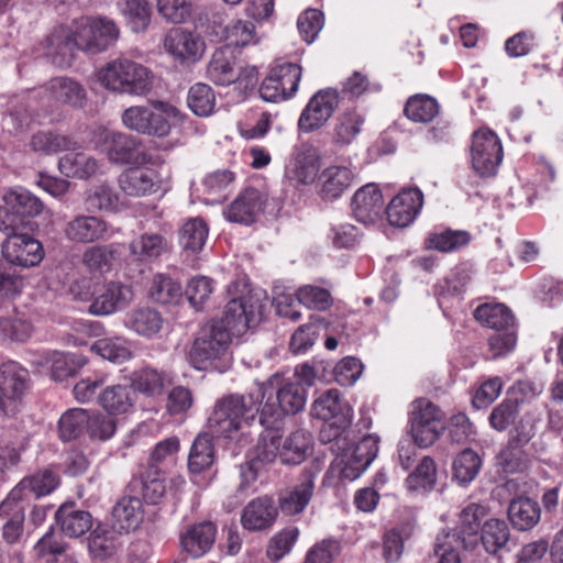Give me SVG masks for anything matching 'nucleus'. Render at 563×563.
Wrapping results in <instances>:
<instances>
[{
  "label": "nucleus",
  "mask_w": 563,
  "mask_h": 563,
  "mask_svg": "<svg viewBox=\"0 0 563 563\" xmlns=\"http://www.w3.org/2000/svg\"><path fill=\"white\" fill-rule=\"evenodd\" d=\"M238 292L227 303L223 318L219 322L234 335L245 333L262 320L267 299L264 291L251 289L247 285H243Z\"/></svg>",
  "instance_id": "nucleus-4"
},
{
  "label": "nucleus",
  "mask_w": 563,
  "mask_h": 563,
  "mask_svg": "<svg viewBox=\"0 0 563 563\" xmlns=\"http://www.w3.org/2000/svg\"><path fill=\"white\" fill-rule=\"evenodd\" d=\"M261 410L252 395L228 394L214 402L209 422H252L260 420Z\"/></svg>",
  "instance_id": "nucleus-9"
},
{
  "label": "nucleus",
  "mask_w": 563,
  "mask_h": 563,
  "mask_svg": "<svg viewBox=\"0 0 563 563\" xmlns=\"http://www.w3.org/2000/svg\"><path fill=\"white\" fill-rule=\"evenodd\" d=\"M120 36L117 23L107 16H80L71 25L55 27L45 40V55L65 68L71 65L75 52L98 54L108 49Z\"/></svg>",
  "instance_id": "nucleus-1"
},
{
  "label": "nucleus",
  "mask_w": 563,
  "mask_h": 563,
  "mask_svg": "<svg viewBox=\"0 0 563 563\" xmlns=\"http://www.w3.org/2000/svg\"><path fill=\"white\" fill-rule=\"evenodd\" d=\"M276 516L277 509L273 499L267 496L260 497L244 507L241 523L249 531H262L273 526Z\"/></svg>",
  "instance_id": "nucleus-25"
},
{
  "label": "nucleus",
  "mask_w": 563,
  "mask_h": 563,
  "mask_svg": "<svg viewBox=\"0 0 563 563\" xmlns=\"http://www.w3.org/2000/svg\"><path fill=\"white\" fill-rule=\"evenodd\" d=\"M278 405L266 401L262 405L260 422H268L269 419L280 420L283 415H296L306 405L307 390L298 382L286 379L277 391Z\"/></svg>",
  "instance_id": "nucleus-14"
},
{
  "label": "nucleus",
  "mask_w": 563,
  "mask_h": 563,
  "mask_svg": "<svg viewBox=\"0 0 563 563\" xmlns=\"http://www.w3.org/2000/svg\"><path fill=\"white\" fill-rule=\"evenodd\" d=\"M99 162L84 152L67 153L59 158L58 168L66 177L89 178L99 170Z\"/></svg>",
  "instance_id": "nucleus-39"
},
{
  "label": "nucleus",
  "mask_w": 563,
  "mask_h": 563,
  "mask_svg": "<svg viewBox=\"0 0 563 563\" xmlns=\"http://www.w3.org/2000/svg\"><path fill=\"white\" fill-rule=\"evenodd\" d=\"M118 251L114 245H96L84 253V264L93 272H108L117 260Z\"/></svg>",
  "instance_id": "nucleus-61"
},
{
  "label": "nucleus",
  "mask_w": 563,
  "mask_h": 563,
  "mask_svg": "<svg viewBox=\"0 0 563 563\" xmlns=\"http://www.w3.org/2000/svg\"><path fill=\"white\" fill-rule=\"evenodd\" d=\"M119 547V537L114 529L106 526H97L88 540V550L90 555L97 560H106L117 552Z\"/></svg>",
  "instance_id": "nucleus-44"
},
{
  "label": "nucleus",
  "mask_w": 563,
  "mask_h": 563,
  "mask_svg": "<svg viewBox=\"0 0 563 563\" xmlns=\"http://www.w3.org/2000/svg\"><path fill=\"white\" fill-rule=\"evenodd\" d=\"M73 286L71 291L84 301H91L89 312L95 316H109L118 310L124 309L133 299L131 287L120 283L110 282L96 285L91 294H78Z\"/></svg>",
  "instance_id": "nucleus-7"
},
{
  "label": "nucleus",
  "mask_w": 563,
  "mask_h": 563,
  "mask_svg": "<svg viewBox=\"0 0 563 563\" xmlns=\"http://www.w3.org/2000/svg\"><path fill=\"white\" fill-rule=\"evenodd\" d=\"M167 54L180 63H196L205 54L206 44L202 36L185 29L169 30L163 40Z\"/></svg>",
  "instance_id": "nucleus-15"
},
{
  "label": "nucleus",
  "mask_w": 563,
  "mask_h": 563,
  "mask_svg": "<svg viewBox=\"0 0 563 563\" xmlns=\"http://www.w3.org/2000/svg\"><path fill=\"white\" fill-rule=\"evenodd\" d=\"M319 195L323 200L341 197L354 181L353 172L346 166L332 165L319 175Z\"/></svg>",
  "instance_id": "nucleus-27"
},
{
  "label": "nucleus",
  "mask_w": 563,
  "mask_h": 563,
  "mask_svg": "<svg viewBox=\"0 0 563 563\" xmlns=\"http://www.w3.org/2000/svg\"><path fill=\"white\" fill-rule=\"evenodd\" d=\"M299 537L297 527H287L272 537L267 545V556L272 561H279L292 550Z\"/></svg>",
  "instance_id": "nucleus-63"
},
{
  "label": "nucleus",
  "mask_w": 563,
  "mask_h": 563,
  "mask_svg": "<svg viewBox=\"0 0 563 563\" xmlns=\"http://www.w3.org/2000/svg\"><path fill=\"white\" fill-rule=\"evenodd\" d=\"M151 298L162 305L177 303L183 297L180 284L164 274H156L150 289Z\"/></svg>",
  "instance_id": "nucleus-56"
},
{
  "label": "nucleus",
  "mask_w": 563,
  "mask_h": 563,
  "mask_svg": "<svg viewBox=\"0 0 563 563\" xmlns=\"http://www.w3.org/2000/svg\"><path fill=\"white\" fill-rule=\"evenodd\" d=\"M472 165L481 176L496 174L503 161V146L490 130H478L473 134L471 146Z\"/></svg>",
  "instance_id": "nucleus-12"
},
{
  "label": "nucleus",
  "mask_w": 563,
  "mask_h": 563,
  "mask_svg": "<svg viewBox=\"0 0 563 563\" xmlns=\"http://www.w3.org/2000/svg\"><path fill=\"white\" fill-rule=\"evenodd\" d=\"M302 68L296 63L275 65L260 87V96L268 102H279L292 97L299 86Z\"/></svg>",
  "instance_id": "nucleus-8"
},
{
  "label": "nucleus",
  "mask_w": 563,
  "mask_h": 563,
  "mask_svg": "<svg viewBox=\"0 0 563 563\" xmlns=\"http://www.w3.org/2000/svg\"><path fill=\"white\" fill-rule=\"evenodd\" d=\"M474 318L482 325L495 329L497 332L514 330V314L504 303L487 302L479 305L474 310Z\"/></svg>",
  "instance_id": "nucleus-36"
},
{
  "label": "nucleus",
  "mask_w": 563,
  "mask_h": 563,
  "mask_svg": "<svg viewBox=\"0 0 563 563\" xmlns=\"http://www.w3.org/2000/svg\"><path fill=\"white\" fill-rule=\"evenodd\" d=\"M353 217L361 223H374L384 208L383 195L378 187L368 184L360 188L353 196L352 202Z\"/></svg>",
  "instance_id": "nucleus-22"
},
{
  "label": "nucleus",
  "mask_w": 563,
  "mask_h": 563,
  "mask_svg": "<svg viewBox=\"0 0 563 563\" xmlns=\"http://www.w3.org/2000/svg\"><path fill=\"white\" fill-rule=\"evenodd\" d=\"M59 485L58 476L49 471L44 470L32 476L23 478L12 490L9 493L12 499L24 501L31 496L40 498L51 494Z\"/></svg>",
  "instance_id": "nucleus-26"
},
{
  "label": "nucleus",
  "mask_w": 563,
  "mask_h": 563,
  "mask_svg": "<svg viewBox=\"0 0 563 563\" xmlns=\"http://www.w3.org/2000/svg\"><path fill=\"white\" fill-rule=\"evenodd\" d=\"M314 492V479L305 474L294 486L284 490L278 498L279 509L285 516H296L307 508Z\"/></svg>",
  "instance_id": "nucleus-24"
},
{
  "label": "nucleus",
  "mask_w": 563,
  "mask_h": 563,
  "mask_svg": "<svg viewBox=\"0 0 563 563\" xmlns=\"http://www.w3.org/2000/svg\"><path fill=\"white\" fill-rule=\"evenodd\" d=\"M85 202L92 211H117L120 206V196L110 185L99 184L86 191Z\"/></svg>",
  "instance_id": "nucleus-51"
},
{
  "label": "nucleus",
  "mask_w": 563,
  "mask_h": 563,
  "mask_svg": "<svg viewBox=\"0 0 563 563\" xmlns=\"http://www.w3.org/2000/svg\"><path fill=\"white\" fill-rule=\"evenodd\" d=\"M439 110L440 106L433 97L418 93L407 100L404 113L413 122L427 123L439 114Z\"/></svg>",
  "instance_id": "nucleus-48"
},
{
  "label": "nucleus",
  "mask_w": 563,
  "mask_h": 563,
  "mask_svg": "<svg viewBox=\"0 0 563 563\" xmlns=\"http://www.w3.org/2000/svg\"><path fill=\"white\" fill-rule=\"evenodd\" d=\"M214 450L208 434H199L191 445L188 457V468L191 473H201L212 465Z\"/></svg>",
  "instance_id": "nucleus-54"
},
{
  "label": "nucleus",
  "mask_w": 563,
  "mask_h": 563,
  "mask_svg": "<svg viewBox=\"0 0 563 563\" xmlns=\"http://www.w3.org/2000/svg\"><path fill=\"white\" fill-rule=\"evenodd\" d=\"M532 435L533 424H514L508 446L497 455V463L504 472L515 473L526 468L527 455L521 448L530 441Z\"/></svg>",
  "instance_id": "nucleus-18"
},
{
  "label": "nucleus",
  "mask_w": 563,
  "mask_h": 563,
  "mask_svg": "<svg viewBox=\"0 0 563 563\" xmlns=\"http://www.w3.org/2000/svg\"><path fill=\"white\" fill-rule=\"evenodd\" d=\"M311 413L316 419L328 422L336 419L339 422L352 419V409L347 402L340 397L336 389H329L320 395L312 404Z\"/></svg>",
  "instance_id": "nucleus-28"
},
{
  "label": "nucleus",
  "mask_w": 563,
  "mask_h": 563,
  "mask_svg": "<svg viewBox=\"0 0 563 563\" xmlns=\"http://www.w3.org/2000/svg\"><path fill=\"white\" fill-rule=\"evenodd\" d=\"M216 532L211 522L194 525L180 537V545L192 558L202 556L211 549Z\"/></svg>",
  "instance_id": "nucleus-32"
},
{
  "label": "nucleus",
  "mask_w": 563,
  "mask_h": 563,
  "mask_svg": "<svg viewBox=\"0 0 563 563\" xmlns=\"http://www.w3.org/2000/svg\"><path fill=\"white\" fill-rule=\"evenodd\" d=\"M235 176L229 169H218L206 175L202 180L203 192L212 202H222L230 191Z\"/></svg>",
  "instance_id": "nucleus-52"
},
{
  "label": "nucleus",
  "mask_w": 563,
  "mask_h": 563,
  "mask_svg": "<svg viewBox=\"0 0 563 563\" xmlns=\"http://www.w3.org/2000/svg\"><path fill=\"white\" fill-rule=\"evenodd\" d=\"M118 185L124 195L140 198L161 190L162 177L154 169L133 165L119 175Z\"/></svg>",
  "instance_id": "nucleus-17"
},
{
  "label": "nucleus",
  "mask_w": 563,
  "mask_h": 563,
  "mask_svg": "<svg viewBox=\"0 0 563 563\" xmlns=\"http://www.w3.org/2000/svg\"><path fill=\"white\" fill-rule=\"evenodd\" d=\"M121 13L134 33L145 32L151 23L152 8L148 0H125Z\"/></svg>",
  "instance_id": "nucleus-53"
},
{
  "label": "nucleus",
  "mask_w": 563,
  "mask_h": 563,
  "mask_svg": "<svg viewBox=\"0 0 563 563\" xmlns=\"http://www.w3.org/2000/svg\"><path fill=\"white\" fill-rule=\"evenodd\" d=\"M98 402L111 416L125 415L134 407L135 391L128 385L108 386L100 393Z\"/></svg>",
  "instance_id": "nucleus-33"
},
{
  "label": "nucleus",
  "mask_w": 563,
  "mask_h": 563,
  "mask_svg": "<svg viewBox=\"0 0 563 563\" xmlns=\"http://www.w3.org/2000/svg\"><path fill=\"white\" fill-rule=\"evenodd\" d=\"M208 232V227L202 219H190L183 225L180 230V245L185 251L197 253L205 246Z\"/></svg>",
  "instance_id": "nucleus-58"
},
{
  "label": "nucleus",
  "mask_w": 563,
  "mask_h": 563,
  "mask_svg": "<svg viewBox=\"0 0 563 563\" xmlns=\"http://www.w3.org/2000/svg\"><path fill=\"white\" fill-rule=\"evenodd\" d=\"M486 515L483 505L472 503L463 508L460 515V529L455 534V542L465 550H473L478 543V528L482 518Z\"/></svg>",
  "instance_id": "nucleus-31"
},
{
  "label": "nucleus",
  "mask_w": 563,
  "mask_h": 563,
  "mask_svg": "<svg viewBox=\"0 0 563 563\" xmlns=\"http://www.w3.org/2000/svg\"><path fill=\"white\" fill-rule=\"evenodd\" d=\"M471 235L464 230L446 229L429 234L426 244L440 252H453L470 243Z\"/></svg>",
  "instance_id": "nucleus-57"
},
{
  "label": "nucleus",
  "mask_w": 563,
  "mask_h": 563,
  "mask_svg": "<svg viewBox=\"0 0 563 563\" xmlns=\"http://www.w3.org/2000/svg\"><path fill=\"white\" fill-rule=\"evenodd\" d=\"M256 68L242 69L236 66L233 51L230 47H220L211 56L207 67V77L219 86H229L236 81L252 84L256 79Z\"/></svg>",
  "instance_id": "nucleus-11"
},
{
  "label": "nucleus",
  "mask_w": 563,
  "mask_h": 563,
  "mask_svg": "<svg viewBox=\"0 0 563 563\" xmlns=\"http://www.w3.org/2000/svg\"><path fill=\"white\" fill-rule=\"evenodd\" d=\"M91 351L112 363H123L131 357V350L123 338H104L96 341Z\"/></svg>",
  "instance_id": "nucleus-59"
},
{
  "label": "nucleus",
  "mask_w": 563,
  "mask_h": 563,
  "mask_svg": "<svg viewBox=\"0 0 563 563\" xmlns=\"http://www.w3.org/2000/svg\"><path fill=\"white\" fill-rule=\"evenodd\" d=\"M29 387V372L16 362L0 366V391L9 400L20 399Z\"/></svg>",
  "instance_id": "nucleus-35"
},
{
  "label": "nucleus",
  "mask_w": 563,
  "mask_h": 563,
  "mask_svg": "<svg viewBox=\"0 0 563 563\" xmlns=\"http://www.w3.org/2000/svg\"><path fill=\"white\" fill-rule=\"evenodd\" d=\"M121 118L129 130L157 137L167 136L172 126L183 121V114L175 106L161 100L132 106L123 111Z\"/></svg>",
  "instance_id": "nucleus-3"
},
{
  "label": "nucleus",
  "mask_w": 563,
  "mask_h": 563,
  "mask_svg": "<svg viewBox=\"0 0 563 563\" xmlns=\"http://www.w3.org/2000/svg\"><path fill=\"white\" fill-rule=\"evenodd\" d=\"M3 199L15 218L37 217L44 208L43 202L36 196L23 188L8 191Z\"/></svg>",
  "instance_id": "nucleus-42"
},
{
  "label": "nucleus",
  "mask_w": 563,
  "mask_h": 563,
  "mask_svg": "<svg viewBox=\"0 0 563 563\" xmlns=\"http://www.w3.org/2000/svg\"><path fill=\"white\" fill-rule=\"evenodd\" d=\"M340 97L335 89L318 90L302 109L298 119L301 133H312L323 128L339 107Z\"/></svg>",
  "instance_id": "nucleus-10"
},
{
  "label": "nucleus",
  "mask_w": 563,
  "mask_h": 563,
  "mask_svg": "<svg viewBox=\"0 0 563 563\" xmlns=\"http://www.w3.org/2000/svg\"><path fill=\"white\" fill-rule=\"evenodd\" d=\"M48 99L55 103L81 108L86 101V90L76 80L68 77L51 79L44 87Z\"/></svg>",
  "instance_id": "nucleus-29"
},
{
  "label": "nucleus",
  "mask_w": 563,
  "mask_h": 563,
  "mask_svg": "<svg viewBox=\"0 0 563 563\" xmlns=\"http://www.w3.org/2000/svg\"><path fill=\"white\" fill-rule=\"evenodd\" d=\"M97 78L104 89L119 95L144 97L153 88L152 71L126 57L108 62L98 70Z\"/></svg>",
  "instance_id": "nucleus-2"
},
{
  "label": "nucleus",
  "mask_w": 563,
  "mask_h": 563,
  "mask_svg": "<svg viewBox=\"0 0 563 563\" xmlns=\"http://www.w3.org/2000/svg\"><path fill=\"white\" fill-rule=\"evenodd\" d=\"M508 516L515 528L527 531L539 522L541 510L537 501L527 497H519L510 503Z\"/></svg>",
  "instance_id": "nucleus-41"
},
{
  "label": "nucleus",
  "mask_w": 563,
  "mask_h": 563,
  "mask_svg": "<svg viewBox=\"0 0 563 563\" xmlns=\"http://www.w3.org/2000/svg\"><path fill=\"white\" fill-rule=\"evenodd\" d=\"M142 519V503L139 498L124 497L113 508V525L120 531L129 532L136 529Z\"/></svg>",
  "instance_id": "nucleus-43"
},
{
  "label": "nucleus",
  "mask_w": 563,
  "mask_h": 563,
  "mask_svg": "<svg viewBox=\"0 0 563 563\" xmlns=\"http://www.w3.org/2000/svg\"><path fill=\"white\" fill-rule=\"evenodd\" d=\"M163 317L151 307H137L131 310L124 320L128 329L136 334L152 339L159 333L163 328Z\"/></svg>",
  "instance_id": "nucleus-34"
},
{
  "label": "nucleus",
  "mask_w": 563,
  "mask_h": 563,
  "mask_svg": "<svg viewBox=\"0 0 563 563\" xmlns=\"http://www.w3.org/2000/svg\"><path fill=\"white\" fill-rule=\"evenodd\" d=\"M336 454L338 456L331 464L329 473L338 475L341 479L355 481L368 467L366 463L356 460V457L350 454L349 449Z\"/></svg>",
  "instance_id": "nucleus-64"
},
{
  "label": "nucleus",
  "mask_w": 563,
  "mask_h": 563,
  "mask_svg": "<svg viewBox=\"0 0 563 563\" xmlns=\"http://www.w3.org/2000/svg\"><path fill=\"white\" fill-rule=\"evenodd\" d=\"M320 169V158L313 151H305L299 153L294 166L288 169V176L302 185L312 184Z\"/></svg>",
  "instance_id": "nucleus-50"
},
{
  "label": "nucleus",
  "mask_w": 563,
  "mask_h": 563,
  "mask_svg": "<svg viewBox=\"0 0 563 563\" xmlns=\"http://www.w3.org/2000/svg\"><path fill=\"white\" fill-rule=\"evenodd\" d=\"M437 482V465L433 459L424 456L406 479L409 492L424 494L433 489Z\"/></svg>",
  "instance_id": "nucleus-47"
},
{
  "label": "nucleus",
  "mask_w": 563,
  "mask_h": 563,
  "mask_svg": "<svg viewBox=\"0 0 563 563\" xmlns=\"http://www.w3.org/2000/svg\"><path fill=\"white\" fill-rule=\"evenodd\" d=\"M55 520L60 531L69 538H78L92 527V517L76 508L73 503L63 504L55 514Z\"/></svg>",
  "instance_id": "nucleus-30"
},
{
  "label": "nucleus",
  "mask_w": 563,
  "mask_h": 563,
  "mask_svg": "<svg viewBox=\"0 0 563 563\" xmlns=\"http://www.w3.org/2000/svg\"><path fill=\"white\" fill-rule=\"evenodd\" d=\"M231 333L219 322L206 324L189 352V361L197 369H208L213 362L227 355Z\"/></svg>",
  "instance_id": "nucleus-6"
},
{
  "label": "nucleus",
  "mask_w": 563,
  "mask_h": 563,
  "mask_svg": "<svg viewBox=\"0 0 563 563\" xmlns=\"http://www.w3.org/2000/svg\"><path fill=\"white\" fill-rule=\"evenodd\" d=\"M130 254L135 261L150 262L167 252L168 243L157 233H144L130 242Z\"/></svg>",
  "instance_id": "nucleus-38"
},
{
  "label": "nucleus",
  "mask_w": 563,
  "mask_h": 563,
  "mask_svg": "<svg viewBox=\"0 0 563 563\" xmlns=\"http://www.w3.org/2000/svg\"><path fill=\"white\" fill-rule=\"evenodd\" d=\"M311 448V437L298 429L282 442L280 430L267 427L258 439V457L265 462H273L277 456L284 464H299Z\"/></svg>",
  "instance_id": "nucleus-5"
},
{
  "label": "nucleus",
  "mask_w": 563,
  "mask_h": 563,
  "mask_svg": "<svg viewBox=\"0 0 563 563\" xmlns=\"http://www.w3.org/2000/svg\"><path fill=\"white\" fill-rule=\"evenodd\" d=\"M104 152L110 162L121 165L144 166L152 162V156L136 137L109 132L104 136Z\"/></svg>",
  "instance_id": "nucleus-13"
},
{
  "label": "nucleus",
  "mask_w": 563,
  "mask_h": 563,
  "mask_svg": "<svg viewBox=\"0 0 563 563\" xmlns=\"http://www.w3.org/2000/svg\"><path fill=\"white\" fill-rule=\"evenodd\" d=\"M65 236L75 243H92L110 238L107 221L96 216H78L65 227Z\"/></svg>",
  "instance_id": "nucleus-21"
},
{
  "label": "nucleus",
  "mask_w": 563,
  "mask_h": 563,
  "mask_svg": "<svg viewBox=\"0 0 563 563\" xmlns=\"http://www.w3.org/2000/svg\"><path fill=\"white\" fill-rule=\"evenodd\" d=\"M357 424H321L319 440L323 444H331L334 453L344 452L356 438Z\"/></svg>",
  "instance_id": "nucleus-46"
},
{
  "label": "nucleus",
  "mask_w": 563,
  "mask_h": 563,
  "mask_svg": "<svg viewBox=\"0 0 563 563\" xmlns=\"http://www.w3.org/2000/svg\"><path fill=\"white\" fill-rule=\"evenodd\" d=\"M364 122V115L357 110L340 113L333 123L332 142L341 147L352 144L361 133Z\"/></svg>",
  "instance_id": "nucleus-37"
},
{
  "label": "nucleus",
  "mask_w": 563,
  "mask_h": 563,
  "mask_svg": "<svg viewBox=\"0 0 563 563\" xmlns=\"http://www.w3.org/2000/svg\"><path fill=\"white\" fill-rule=\"evenodd\" d=\"M187 102L195 114L208 117L214 110L216 96L209 85L198 82L189 89Z\"/></svg>",
  "instance_id": "nucleus-60"
},
{
  "label": "nucleus",
  "mask_w": 563,
  "mask_h": 563,
  "mask_svg": "<svg viewBox=\"0 0 563 563\" xmlns=\"http://www.w3.org/2000/svg\"><path fill=\"white\" fill-rule=\"evenodd\" d=\"M4 258L21 267H32L44 257L42 244L27 234L10 233L2 244Z\"/></svg>",
  "instance_id": "nucleus-16"
},
{
  "label": "nucleus",
  "mask_w": 563,
  "mask_h": 563,
  "mask_svg": "<svg viewBox=\"0 0 563 563\" xmlns=\"http://www.w3.org/2000/svg\"><path fill=\"white\" fill-rule=\"evenodd\" d=\"M422 205L423 195L420 189H404L389 202L386 209L387 219L394 227H408L420 212Z\"/></svg>",
  "instance_id": "nucleus-19"
},
{
  "label": "nucleus",
  "mask_w": 563,
  "mask_h": 563,
  "mask_svg": "<svg viewBox=\"0 0 563 563\" xmlns=\"http://www.w3.org/2000/svg\"><path fill=\"white\" fill-rule=\"evenodd\" d=\"M24 505L11 495L0 504V517L8 518L3 526V538L8 543H15L21 537L24 522Z\"/></svg>",
  "instance_id": "nucleus-40"
},
{
  "label": "nucleus",
  "mask_w": 563,
  "mask_h": 563,
  "mask_svg": "<svg viewBox=\"0 0 563 563\" xmlns=\"http://www.w3.org/2000/svg\"><path fill=\"white\" fill-rule=\"evenodd\" d=\"M482 465L483 460L479 454L472 449H465L452 462L453 478L465 486L477 477Z\"/></svg>",
  "instance_id": "nucleus-45"
},
{
  "label": "nucleus",
  "mask_w": 563,
  "mask_h": 563,
  "mask_svg": "<svg viewBox=\"0 0 563 563\" xmlns=\"http://www.w3.org/2000/svg\"><path fill=\"white\" fill-rule=\"evenodd\" d=\"M34 333V324L27 309L14 308L0 317V342L24 343Z\"/></svg>",
  "instance_id": "nucleus-23"
},
{
  "label": "nucleus",
  "mask_w": 563,
  "mask_h": 563,
  "mask_svg": "<svg viewBox=\"0 0 563 563\" xmlns=\"http://www.w3.org/2000/svg\"><path fill=\"white\" fill-rule=\"evenodd\" d=\"M221 38L225 42L223 47H244L257 42L255 25L251 21L233 20L223 30Z\"/></svg>",
  "instance_id": "nucleus-49"
},
{
  "label": "nucleus",
  "mask_w": 563,
  "mask_h": 563,
  "mask_svg": "<svg viewBox=\"0 0 563 563\" xmlns=\"http://www.w3.org/2000/svg\"><path fill=\"white\" fill-rule=\"evenodd\" d=\"M264 195L255 188H246L224 210V218L234 223L249 225L263 212Z\"/></svg>",
  "instance_id": "nucleus-20"
},
{
  "label": "nucleus",
  "mask_w": 563,
  "mask_h": 563,
  "mask_svg": "<svg viewBox=\"0 0 563 563\" xmlns=\"http://www.w3.org/2000/svg\"><path fill=\"white\" fill-rule=\"evenodd\" d=\"M296 299L298 303L318 311H324L333 303L332 296L328 289L313 285L299 287L296 291Z\"/></svg>",
  "instance_id": "nucleus-62"
},
{
  "label": "nucleus",
  "mask_w": 563,
  "mask_h": 563,
  "mask_svg": "<svg viewBox=\"0 0 563 563\" xmlns=\"http://www.w3.org/2000/svg\"><path fill=\"white\" fill-rule=\"evenodd\" d=\"M509 536L506 521L489 519L482 528L481 540L486 552L495 554L507 544Z\"/></svg>",
  "instance_id": "nucleus-55"
}]
</instances>
